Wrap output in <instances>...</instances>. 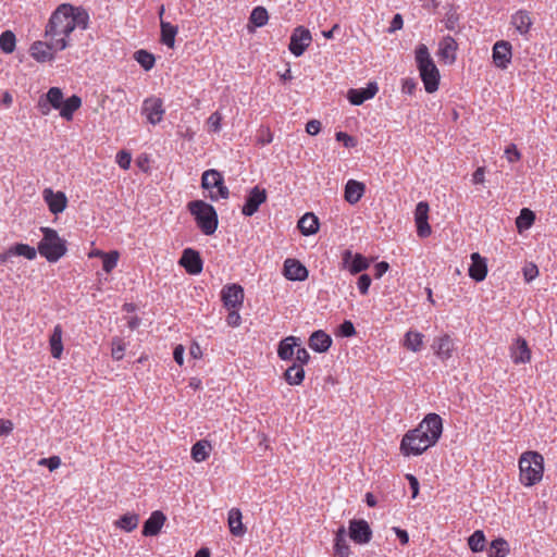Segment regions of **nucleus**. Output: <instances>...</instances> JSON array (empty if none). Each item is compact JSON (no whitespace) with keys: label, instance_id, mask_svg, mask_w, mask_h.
<instances>
[{"label":"nucleus","instance_id":"10","mask_svg":"<svg viewBox=\"0 0 557 557\" xmlns=\"http://www.w3.org/2000/svg\"><path fill=\"white\" fill-rule=\"evenodd\" d=\"M311 40L312 37L309 29L298 26L294 29L290 36L288 49L295 57H300L309 47Z\"/></svg>","mask_w":557,"mask_h":557},{"label":"nucleus","instance_id":"15","mask_svg":"<svg viewBox=\"0 0 557 557\" xmlns=\"http://www.w3.org/2000/svg\"><path fill=\"white\" fill-rule=\"evenodd\" d=\"M63 101V92L59 87H51L48 92L38 100V109L41 114H49L51 108L59 110Z\"/></svg>","mask_w":557,"mask_h":557},{"label":"nucleus","instance_id":"33","mask_svg":"<svg viewBox=\"0 0 557 557\" xmlns=\"http://www.w3.org/2000/svg\"><path fill=\"white\" fill-rule=\"evenodd\" d=\"M81 106L82 99L78 96L73 95L66 100L62 101L61 107L59 108L60 115L66 121H71L73 119L74 112L79 109Z\"/></svg>","mask_w":557,"mask_h":557},{"label":"nucleus","instance_id":"5","mask_svg":"<svg viewBox=\"0 0 557 557\" xmlns=\"http://www.w3.org/2000/svg\"><path fill=\"white\" fill-rule=\"evenodd\" d=\"M188 210L205 235L214 234L218 228L219 219L212 205L203 200H194L188 203Z\"/></svg>","mask_w":557,"mask_h":557},{"label":"nucleus","instance_id":"48","mask_svg":"<svg viewBox=\"0 0 557 557\" xmlns=\"http://www.w3.org/2000/svg\"><path fill=\"white\" fill-rule=\"evenodd\" d=\"M269 14L263 7H256L249 17V22L256 27H262L268 23Z\"/></svg>","mask_w":557,"mask_h":557},{"label":"nucleus","instance_id":"22","mask_svg":"<svg viewBox=\"0 0 557 557\" xmlns=\"http://www.w3.org/2000/svg\"><path fill=\"white\" fill-rule=\"evenodd\" d=\"M307 268L296 259H286L284 262V275L290 281H305L308 277Z\"/></svg>","mask_w":557,"mask_h":557},{"label":"nucleus","instance_id":"17","mask_svg":"<svg viewBox=\"0 0 557 557\" xmlns=\"http://www.w3.org/2000/svg\"><path fill=\"white\" fill-rule=\"evenodd\" d=\"M511 44L506 40L496 41L493 47V62L495 66L505 70L508 67V64L511 62L512 52H511Z\"/></svg>","mask_w":557,"mask_h":557},{"label":"nucleus","instance_id":"3","mask_svg":"<svg viewBox=\"0 0 557 557\" xmlns=\"http://www.w3.org/2000/svg\"><path fill=\"white\" fill-rule=\"evenodd\" d=\"M416 61L426 92L432 94L438 89L440 72L431 58L426 46L420 45L416 50Z\"/></svg>","mask_w":557,"mask_h":557},{"label":"nucleus","instance_id":"16","mask_svg":"<svg viewBox=\"0 0 557 557\" xmlns=\"http://www.w3.org/2000/svg\"><path fill=\"white\" fill-rule=\"evenodd\" d=\"M349 537L357 544H367L372 537L369 523L362 519H352L349 522Z\"/></svg>","mask_w":557,"mask_h":557},{"label":"nucleus","instance_id":"52","mask_svg":"<svg viewBox=\"0 0 557 557\" xmlns=\"http://www.w3.org/2000/svg\"><path fill=\"white\" fill-rule=\"evenodd\" d=\"M335 137H336V140L343 143V145L346 148H352L357 144V140H356L355 137H352V136H350V135H348L347 133H344V132H337Z\"/></svg>","mask_w":557,"mask_h":557},{"label":"nucleus","instance_id":"40","mask_svg":"<svg viewBox=\"0 0 557 557\" xmlns=\"http://www.w3.org/2000/svg\"><path fill=\"white\" fill-rule=\"evenodd\" d=\"M71 16L73 18L74 29L76 27L82 28V29H86L88 27L89 15L84 9L75 8L72 5Z\"/></svg>","mask_w":557,"mask_h":557},{"label":"nucleus","instance_id":"39","mask_svg":"<svg viewBox=\"0 0 557 557\" xmlns=\"http://www.w3.org/2000/svg\"><path fill=\"white\" fill-rule=\"evenodd\" d=\"M423 344V334L408 331L405 335L404 346L411 351H419Z\"/></svg>","mask_w":557,"mask_h":557},{"label":"nucleus","instance_id":"31","mask_svg":"<svg viewBox=\"0 0 557 557\" xmlns=\"http://www.w3.org/2000/svg\"><path fill=\"white\" fill-rule=\"evenodd\" d=\"M242 518H243L242 511L238 508H232L228 511V518H227L228 528H230V532L234 536H243L246 532V528L244 527V524L242 522Z\"/></svg>","mask_w":557,"mask_h":557},{"label":"nucleus","instance_id":"34","mask_svg":"<svg viewBox=\"0 0 557 557\" xmlns=\"http://www.w3.org/2000/svg\"><path fill=\"white\" fill-rule=\"evenodd\" d=\"M62 333V326L60 324H57L53 327V332L49 338L51 355L53 358L57 359H60L63 352Z\"/></svg>","mask_w":557,"mask_h":557},{"label":"nucleus","instance_id":"55","mask_svg":"<svg viewBox=\"0 0 557 557\" xmlns=\"http://www.w3.org/2000/svg\"><path fill=\"white\" fill-rule=\"evenodd\" d=\"M131 161L132 156L127 151L122 150L116 154V162L124 170H127L129 168Z\"/></svg>","mask_w":557,"mask_h":557},{"label":"nucleus","instance_id":"57","mask_svg":"<svg viewBox=\"0 0 557 557\" xmlns=\"http://www.w3.org/2000/svg\"><path fill=\"white\" fill-rule=\"evenodd\" d=\"M356 334V329L352 322L346 320L339 325V335L344 337H351Z\"/></svg>","mask_w":557,"mask_h":557},{"label":"nucleus","instance_id":"2","mask_svg":"<svg viewBox=\"0 0 557 557\" xmlns=\"http://www.w3.org/2000/svg\"><path fill=\"white\" fill-rule=\"evenodd\" d=\"M520 482L524 486H533L543 478L544 458L533 450L523 453L519 458Z\"/></svg>","mask_w":557,"mask_h":557},{"label":"nucleus","instance_id":"50","mask_svg":"<svg viewBox=\"0 0 557 557\" xmlns=\"http://www.w3.org/2000/svg\"><path fill=\"white\" fill-rule=\"evenodd\" d=\"M98 255L102 256V258H103L102 269L107 273H110L116 267V264H117L119 252L113 250V251H110L108 253L98 252Z\"/></svg>","mask_w":557,"mask_h":557},{"label":"nucleus","instance_id":"62","mask_svg":"<svg viewBox=\"0 0 557 557\" xmlns=\"http://www.w3.org/2000/svg\"><path fill=\"white\" fill-rule=\"evenodd\" d=\"M240 315L238 313V309H231L227 317L226 322L230 326H238L240 324Z\"/></svg>","mask_w":557,"mask_h":557},{"label":"nucleus","instance_id":"21","mask_svg":"<svg viewBox=\"0 0 557 557\" xmlns=\"http://www.w3.org/2000/svg\"><path fill=\"white\" fill-rule=\"evenodd\" d=\"M379 88L375 83H369L366 88H359V89H349L347 94V99L349 102L354 106H360L364 101L373 98Z\"/></svg>","mask_w":557,"mask_h":557},{"label":"nucleus","instance_id":"47","mask_svg":"<svg viewBox=\"0 0 557 557\" xmlns=\"http://www.w3.org/2000/svg\"><path fill=\"white\" fill-rule=\"evenodd\" d=\"M534 219H535V214L533 213V211H531L528 208H523L520 211V215L516 220V224H517L518 230L520 232L522 230H528L533 224Z\"/></svg>","mask_w":557,"mask_h":557},{"label":"nucleus","instance_id":"32","mask_svg":"<svg viewBox=\"0 0 557 557\" xmlns=\"http://www.w3.org/2000/svg\"><path fill=\"white\" fill-rule=\"evenodd\" d=\"M298 228L305 236L313 235L319 231V220L313 213H306L298 221Z\"/></svg>","mask_w":557,"mask_h":557},{"label":"nucleus","instance_id":"42","mask_svg":"<svg viewBox=\"0 0 557 557\" xmlns=\"http://www.w3.org/2000/svg\"><path fill=\"white\" fill-rule=\"evenodd\" d=\"M428 448H423L422 440L420 437L416 438V441L408 445H405V436L401 440L400 443V451L404 456H410V455H421L424 453Z\"/></svg>","mask_w":557,"mask_h":557},{"label":"nucleus","instance_id":"7","mask_svg":"<svg viewBox=\"0 0 557 557\" xmlns=\"http://www.w3.org/2000/svg\"><path fill=\"white\" fill-rule=\"evenodd\" d=\"M45 37L47 41H35L30 47V54L38 62L52 60L55 52L64 50L69 45L64 37Z\"/></svg>","mask_w":557,"mask_h":557},{"label":"nucleus","instance_id":"45","mask_svg":"<svg viewBox=\"0 0 557 557\" xmlns=\"http://www.w3.org/2000/svg\"><path fill=\"white\" fill-rule=\"evenodd\" d=\"M485 535L481 530L474 531L468 539V545L474 553L482 552L485 547Z\"/></svg>","mask_w":557,"mask_h":557},{"label":"nucleus","instance_id":"26","mask_svg":"<svg viewBox=\"0 0 557 557\" xmlns=\"http://www.w3.org/2000/svg\"><path fill=\"white\" fill-rule=\"evenodd\" d=\"M458 45L451 36H445L440 42L438 55L448 64L456 61V50Z\"/></svg>","mask_w":557,"mask_h":557},{"label":"nucleus","instance_id":"44","mask_svg":"<svg viewBox=\"0 0 557 557\" xmlns=\"http://www.w3.org/2000/svg\"><path fill=\"white\" fill-rule=\"evenodd\" d=\"M134 58L145 71H149L154 66V55L147 50L140 49L136 51Z\"/></svg>","mask_w":557,"mask_h":557},{"label":"nucleus","instance_id":"35","mask_svg":"<svg viewBox=\"0 0 557 557\" xmlns=\"http://www.w3.org/2000/svg\"><path fill=\"white\" fill-rule=\"evenodd\" d=\"M161 42L169 48H173L175 44V36L178 32L177 26L172 25L169 22L161 20Z\"/></svg>","mask_w":557,"mask_h":557},{"label":"nucleus","instance_id":"63","mask_svg":"<svg viewBox=\"0 0 557 557\" xmlns=\"http://www.w3.org/2000/svg\"><path fill=\"white\" fill-rule=\"evenodd\" d=\"M39 463L47 466L50 471H53L57 468H59V466L61 463V459L58 456H52L49 458L41 459Z\"/></svg>","mask_w":557,"mask_h":557},{"label":"nucleus","instance_id":"20","mask_svg":"<svg viewBox=\"0 0 557 557\" xmlns=\"http://www.w3.org/2000/svg\"><path fill=\"white\" fill-rule=\"evenodd\" d=\"M510 358L515 364L527 363L531 360V350L524 338L518 337L510 346Z\"/></svg>","mask_w":557,"mask_h":557},{"label":"nucleus","instance_id":"53","mask_svg":"<svg viewBox=\"0 0 557 557\" xmlns=\"http://www.w3.org/2000/svg\"><path fill=\"white\" fill-rule=\"evenodd\" d=\"M505 154L510 163L517 162L521 158V154L518 151L517 146L515 144H510L509 146L506 147Z\"/></svg>","mask_w":557,"mask_h":557},{"label":"nucleus","instance_id":"28","mask_svg":"<svg viewBox=\"0 0 557 557\" xmlns=\"http://www.w3.org/2000/svg\"><path fill=\"white\" fill-rule=\"evenodd\" d=\"M332 345V338L324 331H314L309 337V346L317 352H325Z\"/></svg>","mask_w":557,"mask_h":557},{"label":"nucleus","instance_id":"59","mask_svg":"<svg viewBox=\"0 0 557 557\" xmlns=\"http://www.w3.org/2000/svg\"><path fill=\"white\" fill-rule=\"evenodd\" d=\"M309 360H310L309 352L307 351L306 348L300 347V345H299L296 350V362L295 363L302 367L304 364H307L309 362Z\"/></svg>","mask_w":557,"mask_h":557},{"label":"nucleus","instance_id":"25","mask_svg":"<svg viewBox=\"0 0 557 557\" xmlns=\"http://www.w3.org/2000/svg\"><path fill=\"white\" fill-rule=\"evenodd\" d=\"M366 185L356 180H349L345 185L344 199L349 205H356L364 195Z\"/></svg>","mask_w":557,"mask_h":557},{"label":"nucleus","instance_id":"4","mask_svg":"<svg viewBox=\"0 0 557 557\" xmlns=\"http://www.w3.org/2000/svg\"><path fill=\"white\" fill-rule=\"evenodd\" d=\"M71 12L72 4L63 3L59 5L49 18L45 36H52L53 38L64 37L66 40L74 30Z\"/></svg>","mask_w":557,"mask_h":557},{"label":"nucleus","instance_id":"14","mask_svg":"<svg viewBox=\"0 0 557 557\" xmlns=\"http://www.w3.org/2000/svg\"><path fill=\"white\" fill-rule=\"evenodd\" d=\"M178 263L186 270L187 273L191 275L201 273L203 268V262L200 257V253L193 248H186L183 250Z\"/></svg>","mask_w":557,"mask_h":557},{"label":"nucleus","instance_id":"38","mask_svg":"<svg viewBox=\"0 0 557 557\" xmlns=\"http://www.w3.org/2000/svg\"><path fill=\"white\" fill-rule=\"evenodd\" d=\"M509 554V545L506 540L498 537L491 542L488 557H506Z\"/></svg>","mask_w":557,"mask_h":557},{"label":"nucleus","instance_id":"51","mask_svg":"<svg viewBox=\"0 0 557 557\" xmlns=\"http://www.w3.org/2000/svg\"><path fill=\"white\" fill-rule=\"evenodd\" d=\"M458 22H459L458 13L455 10L450 9L446 13L445 27L449 30H455L456 26L458 25Z\"/></svg>","mask_w":557,"mask_h":557},{"label":"nucleus","instance_id":"56","mask_svg":"<svg viewBox=\"0 0 557 557\" xmlns=\"http://www.w3.org/2000/svg\"><path fill=\"white\" fill-rule=\"evenodd\" d=\"M221 120L222 116L219 112L212 113L207 121L209 128L212 132H219L221 129Z\"/></svg>","mask_w":557,"mask_h":557},{"label":"nucleus","instance_id":"49","mask_svg":"<svg viewBox=\"0 0 557 557\" xmlns=\"http://www.w3.org/2000/svg\"><path fill=\"white\" fill-rule=\"evenodd\" d=\"M16 38L11 30H5L0 35V49L4 53H11L15 49Z\"/></svg>","mask_w":557,"mask_h":557},{"label":"nucleus","instance_id":"58","mask_svg":"<svg viewBox=\"0 0 557 557\" xmlns=\"http://www.w3.org/2000/svg\"><path fill=\"white\" fill-rule=\"evenodd\" d=\"M358 289L362 295L368 294L371 285V277L368 274H361L357 282Z\"/></svg>","mask_w":557,"mask_h":557},{"label":"nucleus","instance_id":"36","mask_svg":"<svg viewBox=\"0 0 557 557\" xmlns=\"http://www.w3.org/2000/svg\"><path fill=\"white\" fill-rule=\"evenodd\" d=\"M284 377L289 385H299L305 379V370L301 366L293 363L285 371Z\"/></svg>","mask_w":557,"mask_h":557},{"label":"nucleus","instance_id":"61","mask_svg":"<svg viewBox=\"0 0 557 557\" xmlns=\"http://www.w3.org/2000/svg\"><path fill=\"white\" fill-rule=\"evenodd\" d=\"M403 26H404L403 16H401V14L397 13L394 15L387 32L389 34L395 33L396 30L401 29Z\"/></svg>","mask_w":557,"mask_h":557},{"label":"nucleus","instance_id":"13","mask_svg":"<svg viewBox=\"0 0 557 557\" xmlns=\"http://www.w3.org/2000/svg\"><path fill=\"white\" fill-rule=\"evenodd\" d=\"M343 268L348 270L351 274L360 273L367 270L370 265L368 259L361 253H352L351 250L346 249L342 255Z\"/></svg>","mask_w":557,"mask_h":557},{"label":"nucleus","instance_id":"54","mask_svg":"<svg viewBox=\"0 0 557 557\" xmlns=\"http://www.w3.org/2000/svg\"><path fill=\"white\" fill-rule=\"evenodd\" d=\"M124 351H125V345L122 343V341L121 339L114 341L112 351H111L112 358L114 360H121L124 357Z\"/></svg>","mask_w":557,"mask_h":557},{"label":"nucleus","instance_id":"24","mask_svg":"<svg viewBox=\"0 0 557 557\" xmlns=\"http://www.w3.org/2000/svg\"><path fill=\"white\" fill-rule=\"evenodd\" d=\"M487 274L486 260L479 252L471 253V265L469 267V276L475 282H482Z\"/></svg>","mask_w":557,"mask_h":557},{"label":"nucleus","instance_id":"41","mask_svg":"<svg viewBox=\"0 0 557 557\" xmlns=\"http://www.w3.org/2000/svg\"><path fill=\"white\" fill-rule=\"evenodd\" d=\"M210 444L207 441H198L191 447V457L195 461H205L209 456Z\"/></svg>","mask_w":557,"mask_h":557},{"label":"nucleus","instance_id":"46","mask_svg":"<svg viewBox=\"0 0 557 557\" xmlns=\"http://www.w3.org/2000/svg\"><path fill=\"white\" fill-rule=\"evenodd\" d=\"M10 253L13 256H22L28 260H34L37 256V250L27 244H15L10 247Z\"/></svg>","mask_w":557,"mask_h":557},{"label":"nucleus","instance_id":"8","mask_svg":"<svg viewBox=\"0 0 557 557\" xmlns=\"http://www.w3.org/2000/svg\"><path fill=\"white\" fill-rule=\"evenodd\" d=\"M201 186L208 190L216 188V193H210V198L213 201H216L219 198L227 199L230 196V190L224 184L223 175L216 170L211 169L202 173Z\"/></svg>","mask_w":557,"mask_h":557},{"label":"nucleus","instance_id":"27","mask_svg":"<svg viewBox=\"0 0 557 557\" xmlns=\"http://www.w3.org/2000/svg\"><path fill=\"white\" fill-rule=\"evenodd\" d=\"M433 348L435 350L436 356L444 361L451 357V352L455 349V344L453 338L449 335L445 334L438 337L436 341H434Z\"/></svg>","mask_w":557,"mask_h":557},{"label":"nucleus","instance_id":"12","mask_svg":"<svg viewBox=\"0 0 557 557\" xmlns=\"http://www.w3.org/2000/svg\"><path fill=\"white\" fill-rule=\"evenodd\" d=\"M221 298L228 310L238 309L244 301V288L238 284L226 285L221 292Z\"/></svg>","mask_w":557,"mask_h":557},{"label":"nucleus","instance_id":"11","mask_svg":"<svg viewBox=\"0 0 557 557\" xmlns=\"http://www.w3.org/2000/svg\"><path fill=\"white\" fill-rule=\"evenodd\" d=\"M267 190L259 186L252 187L245 199V203L242 208V213L245 216H252L259 207L267 201Z\"/></svg>","mask_w":557,"mask_h":557},{"label":"nucleus","instance_id":"30","mask_svg":"<svg viewBox=\"0 0 557 557\" xmlns=\"http://www.w3.org/2000/svg\"><path fill=\"white\" fill-rule=\"evenodd\" d=\"M300 339L295 336H287L278 344L277 355L282 360H292L295 354V347H298Z\"/></svg>","mask_w":557,"mask_h":557},{"label":"nucleus","instance_id":"18","mask_svg":"<svg viewBox=\"0 0 557 557\" xmlns=\"http://www.w3.org/2000/svg\"><path fill=\"white\" fill-rule=\"evenodd\" d=\"M428 219L429 203L425 201L418 202L414 210V221L417 224V233L422 238L428 237L432 232Z\"/></svg>","mask_w":557,"mask_h":557},{"label":"nucleus","instance_id":"37","mask_svg":"<svg viewBox=\"0 0 557 557\" xmlns=\"http://www.w3.org/2000/svg\"><path fill=\"white\" fill-rule=\"evenodd\" d=\"M334 549L337 555L341 557H348L350 549L346 541V530L344 527H341L335 535V544Z\"/></svg>","mask_w":557,"mask_h":557},{"label":"nucleus","instance_id":"1","mask_svg":"<svg viewBox=\"0 0 557 557\" xmlns=\"http://www.w3.org/2000/svg\"><path fill=\"white\" fill-rule=\"evenodd\" d=\"M443 432L442 418L436 413H429L419 425L405 434V445L412 444L416 438L422 440L423 448L436 444Z\"/></svg>","mask_w":557,"mask_h":557},{"label":"nucleus","instance_id":"6","mask_svg":"<svg viewBox=\"0 0 557 557\" xmlns=\"http://www.w3.org/2000/svg\"><path fill=\"white\" fill-rule=\"evenodd\" d=\"M42 239L38 244V252L49 262H57L67 251L66 242L51 227H41Z\"/></svg>","mask_w":557,"mask_h":557},{"label":"nucleus","instance_id":"9","mask_svg":"<svg viewBox=\"0 0 557 557\" xmlns=\"http://www.w3.org/2000/svg\"><path fill=\"white\" fill-rule=\"evenodd\" d=\"M164 113L165 110L161 98L152 96L144 100L141 114L146 116L151 125L159 124L163 120Z\"/></svg>","mask_w":557,"mask_h":557},{"label":"nucleus","instance_id":"29","mask_svg":"<svg viewBox=\"0 0 557 557\" xmlns=\"http://www.w3.org/2000/svg\"><path fill=\"white\" fill-rule=\"evenodd\" d=\"M511 25L521 35H527L532 26L530 13L525 10H519L511 15Z\"/></svg>","mask_w":557,"mask_h":557},{"label":"nucleus","instance_id":"23","mask_svg":"<svg viewBox=\"0 0 557 557\" xmlns=\"http://www.w3.org/2000/svg\"><path fill=\"white\" fill-rule=\"evenodd\" d=\"M166 517L160 510L153 511L150 517L144 522L143 525V535L145 536H154L157 535L161 528L163 527Z\"/></svg>","mask_w":557,"mask_h":557},{"label":"nucleus","instance_id":"43","mask_svg":"<svg viewBox=\"0 0 557 557\" xmlns=\"http://www.w3.org/2000/svg\"><path fill=\"white\" fill-rule=\"evenodd\" d=\"M139 516L137 513H125L116 521V525L126 532H131L137 528Z\"/></svg>","mask_w":557,"mask_h":557},{"label":"nucleus","instance_id":"64","mask_svg":"<svg viewBox=\"0 0 557 557\" xmlns=\"http://www.w3.org/2000/svg\"><path fill=\"white\" fill-rule=\"evenodd\" d=\"M321 131V122L318 120H311L306 125V132L309 135H317Z\"/></svg>","mask_w":557,"mask_h":557},{"label":"nucleus","instance_id":"19","mask_svg":"<svg viewBox=\"0 0 557 557\" xmlns=\"http://www.w3.org/2000/svg\"><path fill=\"white\" fill-rule=\"evenodd\" d=\"M42 196L50 212L53 214H59L65 210L67 198L63 191L54 193L51 188H46L42 193Z\"/></svg>","mask_w":557,"mask_h":557},{"label":"nucleus","instance_id":"60","mask_svg":"<svg viewBox=\"0 0 557 557\" xmlns=\"http://www.w3.org/2000/svg\"><path fill=\"white\" fill-rule=\"evenodd\" d=\"M523 275L527 282H531L539 275V269L535 264L530 263L523 268Z\"/></svg>","mask_w":557,"mask_h":557}]
</instances>
